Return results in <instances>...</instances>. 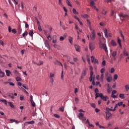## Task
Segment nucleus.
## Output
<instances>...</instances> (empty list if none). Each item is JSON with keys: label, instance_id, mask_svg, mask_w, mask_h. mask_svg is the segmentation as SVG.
<instances>
[{"label": "nucleus", "instance_id": "0e129e2a", "mask_svg": "<svg viewBox=\"0 0 129 129\" xmlns=\"http://www.w3.org/2000/svg\"><path fill=\"white\" fill-rule=\"evenodd\" d=\"M99 92V90H98V89L97 88L95 89V93H98Z\"/></svg>", "mask_w": 129, "mask_h": 129}, {"label": "nucleus", "instance_id": "6e6d98bb", "mask_svg": "<svg viewBox=\"0 0 129 129\" xmlns=\"http://www.w3.org/2000/svg\"><path fill=\"white\" fill-rule=\"evenodd\" d=\"M111 97H112V98H117V95H111Z\"/></svg>", "mask_w": 129, "mask_h": 129}, {"label": "nucleus", "instance_id": "f257e3e1", "mask_svg": "<svg viewBox=\"0 0 129 129\" xmlns=\"http://www.w3.org/2000/svg\"><path fill=\"white\" fill-rule=\"evenodd\" d=\"M100 48L103 49L106 53H107L108 52L107 50V47H106V45L104 43H100Z\"/></svg>", "mask_w": 129, "mask_h": 129}, {"label": "nucleus", "instance_id": "ddd939ff", "mask_svg": "<svg viewBox=\"0 0 129 129\" xmlns=\"http://www.w3.org/2000/svg\"><path fill=\"white\" fill-rule=\"evenodd\" d=\"M44 33L45 35L46 36L47 38L48 39V40H49V41H51V40H52V37H51V36L47 35V32L46 31H44Z\"/></svg>", "mask_w": 129, "mask_h": 129}, {"label": "nucleus", "instance_id": "f03ea898", "mask_svg": "<svg viewBox=\"0 0 129 129\" xmlns=\"http://www.w3.org/2000/svg\"><path fill=\"white\" fill-rule=\"evenodd\" d=\"M90 4V7H91L92 9H94V10H95L96 12H98L99 11V10L96 8V7L94 5V1L91 2Z\"/></svg>", "mask_w": 129, "mask_h": 129}, {"label": "nucleus", "instance_id": "c85d7f7f", "mask_svg": "<svg viewBox=\"0 0 129 129\" xmlns=\"http://www.w3.org/2000/svg\"><path fill=\"white\" fill-rule=\"evenodd\" d=\"M78 116V117H83V116H84V114L80 112L79 113Z\"/></svg>", "mask_w": 129, "mask_h": 129}, {"label": "nucleus", "instance_id": "473e14b6", "mask_svg": "<svg viewBox=\"0 0 129 129\" xmlns=\"http://www.w3.org/2000/svg\"><path fill=\"white\" fill-rule=\"evenodd\" d=\"M125 89L126 91H128L129 90V85H125Z\"/></svg>", "mask_w": 129, "mask_h": 129}, {"label": "nucleus", "instance_id": "c756f323", "mask_svg": "<svg viewBox=\"0 0 129 129\" xmlns=\"http://www.w3.org/2000/svg\"><path fill=\"white\" fill-rule=\"evenodd\" d=\"M69 41L71 44H72L73 41V38H72V37H69Z\"/></svg>", "mask_w": 129, "mask_h": 129}, {"label": "nucleus", "instance_id": "a19ab883", "mask_svg": "<svg viewBox=\"0 0 129 129\" xmlns=\"http://www.w3.org/2000/svg\"><path fill=\"white\" fill-rule=\"evenodd\" d=\"M123 55L124 56H128V53H127V52L125 50L123 51Z\"/></svg>", "mask_w": 129, "mask_h": 129}, {"label": "nucleus", "instance_id": "774afa93", "mask_svg": "<svg viewBox=\"0 0 129 129\" xmlns=\"http://www.w3.org/2000/svg\"><path fill=\"white\" fill-rule=\"evenodd\" d=\"M116 91L115 90H113L112 92V94L111 95H114L115 94V93H116Z\"/></svg>", "mask_w": 129, "mask_h": 129}, {"label": "nucleus", "instance_id": "a878e982", "mask_svg": "<svg viewBox=\"0 0 129 129\" xmlns=\"http://www.w3.org/2000/svg\"><path fill=\"white\" fill-rule=\"evenodd\" d=\"M82 18H84V19H88V15L87 14H85V15H81Z\"/></svg>", "mask_w": 129, "mask_h": 129}, {"label": "nucleus", "instance_id": "ea45409f", "mask_svg": "<svg viewBox=\"0 0 129 129\" xmlns=\"http://www.w3.org/2000/svg\"><path fill=\"white\" fill-rule=\"evenodd\" d=\"M50 79V82H51V83L52 84V85L54 84V79L52 78H49Z\"/></svg>", "mask_w": 129, "mask_h": 129}, {"label": "nucleus", "instance_id": "1a4fd4ad", "mask_svg": "<svg viewBox=\"0 0 129 129\" xmlns=\"http://www.w3.org/2000/svg\"><path fill=\"white\" fill-rule=\"evenodd\" d=\"M27 123L28 124H34V123H35V121L32 120V121H30L25 122L24 123V125H27Z\"/></svg>", "mask_w": 129, "mask_h": 129}, {"label": "nucleus", "instance_id": "9b49d317", "mask_svg": "<svg viewBox=\"0 0 129 129\" xmlns=\"http://www.w3.org/2000/svg\"><path fill=\"white\" fill-rule=\"evenodd\" d=\"M0 77L1 78H3V77H5V73L2 71V69H0Z\"/></svg>", "mask_w": 129, "mask_h": 129}, {"label": "nucleus", "instance_id": "dca6fc26", "mask_svg": "<svg viewBox=\"0 0 129 129\" xmlns=\"http://www.w3.org/2000/svg\"><path fill=\"white\" fill-rule=\"evenodd\" d=\"M104 35H105V38H108V32H107V29H105L104 30Z\"/></svg>", "mask_w": 129, "mask_h": 129}, {"label": "nucleus", "instance_id": "6e6552de", "mask_svg": "<svg viewBox=\"0 0 129 129\" xmlns=\"http://www.w3.org/2000/svg\"><path fill=\"white\" fill-rule=\"evenodd\" d=\"M106 119L108 120L109 119V117L111 116V113H109V112H106Z\"/></svg>", "mask_w": 129, "mask_h": 129}, {"label": "nucleus", "instance_id": "052dcab7", "mask_svg": "<svg viewBox=\"0 0 129 129\" xmlns=\"http://www.w3.org/2000/svg\"><path fill=\"white\" fill-rule=\"evenodd\" d=\"M102 65L103 66H105L106 65V61L105 60H103L102 62Z\"/></svg>", "mask_w": 129, "mask_h": 129}, {"label": "nucleus", "instance_id": "4c0bfd02", "mask_svg": "<svg viewBox=\"0 0 129 129\" xmlns=\"http://www.w3.org/2000/svg\"><path fill=\"white\" fill-rule=\"evenodd\" d=\"M18 33L19 34H21L22 33V28H21V26L18 27Z\"/></svg>", "mask_w": 129, "mask_h": 129}, {"label": "nucleus", "instance_id": "5701e85b", "mask_svg": "<svg viewBox=\"0 0 129 129\" xmlns=\"http://www.w3.org/2000/svg\"><path fill=\"white\" fill-rule=\"evenodd\" d=\"M0 101L1 102H4V103H5V104H6V105H7L8 104V101H7V100L3 99L1 100Z\"/></svg>", "mask_w": 129, "mask_h": 129}, {"label": "nucleus", "instance_id": "4d7b16f0", "mask_svg": "<svg viewBox=\"0 0 129 129\" xmlns=\"http://www.w3.org/2000/svg\"><path fill=\"white\" fill-rule=\"evenodd\" d=\"M12 33H13V34H16V33H17V30H16V29H13L12 30Z\"/></svg>", "mask_w": 129, "mask_h": 129}, {"label": "nucleus", "instance_id": "2eb2a0df", "mask_svg": "<svg viewBox=\"0 0 129 129\" xmlns=\"http://www.w3.org/2000/svg\"><path fill=\"white\" fill-rule=\"evenodd\" d=\"M111 45L114 47L115 46H116L117 44L115 41L112 40H111Z\"/></svg>", "mask_w": 129, "mask_h": 129}, {"label": "nucleus", "instance_id": "6ab92c4d", "mask_svg": "<svg viewBox=\"0 0 129 129\" xmlns=\"http://www.w3.org/2000/svg\"><path fill=\"white\" fill-rule=\"evenodd\" d=\"M8 104H9L10 106L12 107V108H15V105L13 104L12 102H8Z\"/></svg>", "mask_w": 129, "mask_h": 129}, {"label": "nucleus", "instance_id": "f704fd0d", "mask_svg": "<svg viewBox=\"0 0 129 129\" xmlns=\"http://www.w3.org/2000/svg\"><path fill=\"white\" fill-rule=\"evenodd\" d=\"M119 98L123 99L124 98V94H119Z\"/></svg>", "mask_w": 129, "mask_h": 129}, {"label": "nucleus", "instance_id": "f3484780", "mask_svg": "<svg viewBox=\"0 0 129 129\" xmlns=\"http://www.w3.org/2000/svg\"><path fill=\"white\" fill-rule=\"evenodd\" d=\"M116 55H117V51H114L112 52V57H116Z\"/></svg>", "mask_w": 129, "mask_h": 129}, {"label": "nucleus", "instance_id": "58836bf2", "mask_svg": "<svg viewBox=\"0 0 129 129\" xmlns=\"http://www.w3.org/2000/svg\"><path fill=\"white\" fill-rule=\"evenodd\" d=\"M87 24L88 25L89 27L91 26V22H90V21H89V20L87 19Z\"/></svg>", "mask_w": 129, "mask_h": 129}, {"label": "nucleus", "instance_id": "4468645a", "mask_svg": "<svg viewBox=\"0 0 129 129\" xmlns=\"http://www.w3.org/2000/svg\"><path fill=\"white\" fill-rule=\"evenodd\" d=\"M75 47L76 49V50L77 51V52H80V47L78 45H75Z\"/></svg>", "mask_w": 129, "mask_h": 129}, {"label": "nucleus", "instance_id": "412c9836", "mask_svg": "<svg viewBox=\"0 0 129 129\" xmlns=\"http://www.w3.org/2000/svg\"><path fill=\"white\" fill-rule=\"evenodd\" d=\"M86 75V71H84L82 74L81 79H83V77Z\"/></svg>", "mask_w": 129, "mask_h": 129}, {"label": "nucleus", "instance_id": "aec40b11", "mask_svg": "<svg viewBox=\"0 0 129 129\" xmlns=\"http://www.w3.org/2000/svg\"><path fill=\"white\" fill-rule=\"evenodd\" d=\"M66 3L69 7H71V8H72V5H71V3H70V2H69V0H66Z\"/></svg>", "mask_w": 129, "mask_h": 129}, {"label": "nucleus", "instance_id": "37998d69", "mask_svg": "<svg viewBox=\"0 0 129 129\" xmlns=\"http://www.w3.org/2000/svg\"><path fill=\"white\" fill-rule=\"evenodd\" d=\"M91 61L92 63H94V61L95 59L94 58V56H91Z\"/></svg>", "mask_w": 129, "mask_h": 129}, {"label": "nucleus", "instance_id": "7c9ffc66", "mask_svg": "<svg viewBox=\"0 0 129 129\" xmlns=\"http://www.w3.org/2000/svg\"><path fill=\"white\" fill-rule=\"evenodd\" d=\"M35 63L36 64V65H38V66H40V65H42L43 61L40 60L38 63Z\"/></svg>", "mask_w": 129, "mask_h": 129}, {"label": "nucleus", "instance_id": "e2e57ef3", "mask_svg": "<svg viewBox=\"0 0 129 129\" xmlns=\"http://www.w3.org/2000/svg\"><path fill=\"white\" fill-rule=\"evenodd\" d=\"M58 5L59 6L62 5V0H58Z\"/></svg>", "mask_w": 129, "mask_h": 129}, {"label": "nucleus", "instance_id": "8fccbe9b", "mask_svg": "<svg viewBox=\"0 0 129 129\" xmlns=\"http://www.w3.org/2000/svg\"><path fill=\"white\" fill-rule=\"evenodd\" d=\"M54 116H55V117H56V118H60V115L57 114H54Z\"/></svg>", "mask_w": 129, "mask_h": 129}, {"label": "nucleus", "instance_id": "f8f14e48", "mask_svg": "<svg viewBox=\"0 0 129 129\" xmlns=\"http://www.w3.org/2000/svg\"><path fill=\"white\" fill-rule=\"evenodd\" d=\"M119 17H120V19H121V18H127V17H128V16L127 15L120 14H119Z\"/></svg>", "mask_w": 129, "mask_h": 129}, {"label": "nucleus", "instance_id": "e433bc0d", "mask_svg": "<svg viewBox=\"0 0 129 129\" xmlns=\"http://www.w3.org/2000/svg\"><path fill=\"white\" fill-rule=\"evenodd\" d=\"M8 95L12 99H14V98H15V96H14V94H9Z\"/></svg>", "mask_w": 129, "mask_h": 129}, {"label": "nucleus", "instance_id": "c03bdc74", "mask_svg": "<svg viewBox=\"0 0 129 129\" xmlns=\"http://www.w3.org/2000/svg\"><path fill=\"white\" fill-rule=\"evenodd\" d=\"M113 78L115 79V80H116V79L118 78V76L117 74H115L114 75Z\"/></svg>", "mask_w": 129, "mask_h": 129}, {"label": "nucleus", "instance_id": "864d4df0", "mask_svg": "<svg viewBox=\"0 0 129 129\" xmlns=\"http://www.w3.org/2000/svg\"><path fill=\"white\" fill-rule=\"evenodd\" d=\"M8 31L9 32V33H11L12 32V27H11V26H9L8 27Z\"/></svg>", "mask_w": 129, "mask_h": 129}, {"label": "nucleus", "instance_id": "20e7f679", "mask_svg": "<svg viewBox=\"0 0 129 129\" xmlns=\"http://www.w3.org/2000/svg\"><path fill=\"white\" fill-rule=\"evenodd\" d=\"M90 38L92 41H94V40H95V31H92V34L90 35Z\"/></svg>", "mask_w": 129, "mask_h": 129}, {"label": "nucleus", "instance_id": "bb28decb", "mask_svg": "<svg viewBox=\"0 0 129 129\" xmlns=\"http://www.w3.org/2000/svg\"><path fill=\"white\" fill-rule=\"evenodd\" d=\"M30 102L33 107H35V106H36V103H35V102H34V100L30 101Z\"/></svg>", "mask_w": 129, "mask_h": 129}, {"label": "nucleus", "instance_id": "09e8293b", "mask_svg": "<svg viewBox=\"0 0 129 129\" xmlns=\"http://www.w3.org/2000/svg\"><path fill=\"white\" fill-rule=\"evenodd\" d=\"M93 77H94V78H95V77H92V76H90V78H89V81L90 82H92V79L93 80Z\"/></svg>", "mask_w": 129, "mask_h": 129}, {"label": "nucleus", "instance_id": "2f4dec72", "mask_svg": "<svg viewBox=\"0 0 129 129\" xmlns=\"http://www.w3.org/2000/svg\"><path fill=\"white\" fill-rule=\"evenodd\" d=\"M16 80L17 81V82H19V81H22V79L20 77H18L16 78Z\"/></svg>", "mask_w": 129, "mask_h": 129}, {"label": "nucleus", "instance_id": "cd10ccee", "mask_svg": "<svg viewBox=\"0 0 129 129\" xmlns=\"http://www.w3.org/2000/svg\"><path fill=\"white\" fill-rule=\"evenodd\" d=\"M107 13V12L106 11H105V10L103 9V10H102V12H101L102 15H106Z\"/></svg>", "mask_w": 129, "mask_h": 129}, {"label": "nucleus", "instance_id": "72a5a7b5", "mask_svg": "<svg viewBox=\"0 0 129 129\" xmlns=\"http://www.w3.org/2000/svg\"><path fill=\"white\" fill-rule=\"evenodd\" d=\"M59 111H61L62 112H63L64 111V106H61L59 108Z\"/></svg>", "mask_w": 129, "mask_h": 129}, {"label": "nucleus", "instance_id": "a18cd8bd", "mask_svg": "<svg viewBox=\"0 0 129 129\" xmlns=\"http://www.w3.org/2000/svg\"><path fill=\"white\" fill-rule=\"evenodd\" d=\"M28 35V32L27 31H25V33H23L22 36L23 37H25V36Z\"/></svg>", "mask_w": 129, "mask_h": 129}, {"label": "nucleus", "instance_id": "5fc2aeb1", "mask_svg": "<svg viewBox=\"0 0 129 129\" xmlns=\"http://www.w3.org/2000/svg\"><path fill=\"white\" fill-rule=\"evenodd\" d=\"M74 18L76 19V20H77V21H78V22H80V19L78 17H77V16H74Z\"/></svg>", "mask_w": 129, "mask_h": 129}, {"label": "nucleus", "instance_id": "680f3d73", "mask_svg": "<svg viewBox=\"0 0 129 129\" xmlns=\"http://www.w3.org/2000/svg\"><path fill=\"white\" fill-rule=\"evenodd\" d=\"M58 63H59V61H58V60H55V61L54 62V63L55 65H59Z\"/></svg>", "mask_w": 129, "mask_h": 129}, {"label": "nucleus", "instance_id": "bf43d9fd", "mask_svg": "<svg viewBox=\"0 0 129 129\" xmlns=\"http://www.w3.org/2000/svg\"><path fill=\"white\" fill-rule=\"evenodd\" d=\"M114 68H112L111 69V71H110V73H113V72H114Z\"/></svg>", "mask_w": 129, "mask_h": 129}, {"label": "nucleus", "instance_id": "a211bd4d", "mask_svg": "<svg viewBox=\"0 0 129 129\" xmlns=\"http://www.w3.org/2000/svg\"><path fill=\"white\" fill-rule=\"evenodd\" d=\"M101 94H103L102 93H96L95 94V99H97V98H98V97H100V95Z\"/></svg>", "mask_w": 129, "mask_h": 129}, {"label": "nucleus", "instance_id": "423d86ee", "mask_svg": "<svg viewBox=\"0 0 129 129\" xmlns=\"http://www.w3.org/2000/svg\"><path fill=\"white\" fill-rule=\"evenodd\" d=\"M100 96V98L104 101H106L108 99V97L107 96H104L103 94H101Z\"/></svg>", "mask_w": 129, "mask_h": 129}, {"label": "nucleus", "instance_id": "0eeeda50", "mask_svg": "<svg viewBox=\"0 0 129 129\" xmlns=\"http://www.w3.org/2000/svg\"><path fill=\"white\" fill-rule=\"evenodd\" d=\"M89 49H90V50H91V51H93V50H94V49H95V45H94V44H93L92 43H90Z\"/></svg>", "mask_w": 129, "mask_h": 129}, {"label": "nucleus", "instance_id": "de8ad7c7", "mask_svg": "<svg viewBox=\"0 0 129 129\" xmlns=\"http://www.w3.org/2000/svg\"><path fill=\"white\" fill-rule=\"evenodd\" d=\"M20 100H21V101L24 100V95H20Z\"/></svg>", "mask_w": 129, "mask_h": 129}, {"label": "nucleus", "instance_id": "13d9d810", "mask_svg": "<svg viewBox=\"0 0 129 129\" xmlns=\"http://www.w3.org/2000/svg\"><path fill=\"white\" fill-rule=\"evenodd\" d=\"M123 103L122 102H120L117 104L118 106H121V105H122Z\"/></svg>", "mask_w": 129, "mask_h": 129}, {"label": "nucleus", "instance_id": "49530a36", "mask_svg": "<svg viewBox=\"0 0 129 129\" xmlns=\"http://www.w3.org/2000/svg\"><path fill=\"white\" fill-rule=\"evenodd\" d=\"M111 17H113V16H114V11L113 10L111 11Z\"/></svg>", "mask_w": 129, "mask_h": 129}, {"label": "nucleus", "instance_id": "338daca9", "mask_svg": "<svg viewBox=\"0 0 129 129\" xmlns=\"http://www.w3.org/2000/svg\"><path fill=\"white\" fill-rule=\"evenodd\" d=\"M90 76L94 77V76H93V71H90Z\"/></svg>", "mask_w": 129, "mask_h": 129}, {"label": "nucleus", "instance_id": "69168bd1", "mask_svg": "<svg viewBox=\"0 0 129 129\" xmlns=\"http://www.w3.org/2000/svg\"><path fill=\"white\" fill-rule=\"evenodd\" d=\"M60 41H64V37L60 36L59 38Z\"/></svg>", "mask_w": 129, "mask_h": 129}, {"label": "nucleus", "instance_id": "c9c22d12", "mask_svg": "<svg viewBox=\"0 0 129 129\" xmlns=\"http://www.w3.org/2000/svg\"><path fill=\"white\" fill-rule=\"evenodd\" d=\"M55 77V75L53 73H50L49 74V78H53Z\"/></svg>", "mask_w": 129, "mask_h": 129}, {"label": "nucleus", "instance_id": "9d476101", "mask_svg": "<svg viewBox=\"0 0 129 129\" xmlns=\"http://www.w3.org/2000/svg\"><path fill=\"white\" fill-rule=\"evenodd\" d=\"M117 43L119 44L120 48H121V40L119 39V37L117 38Z\"/></svg>", "mask_w": 129, "mask_h": 129}, {"label": "nucleus", "instance_id": "603ef678", "mask_svg": "<svg viewBox=\"0 0 129 129\" xmlns=\"http://www.w3.org/2000/svg\"><path fill=\"white\" fill-rule=\"evenodd\" d=\"M105 71V69H102L100 70V72L102 74L103 73H104V72Z\"/></svg>", "mask_w": 129, "mask_h": 129}, {"label": "nucleus", "instance_id": "3c124183", "mask_svg": "<svg viewBox=\"0 0 129 129\" xmlns=\"http://www.w3.org/2000/svg\"><path fill=\"white\" fill-rule=\"evenodd\" d=\"M107 91L108 93H110V91H111V88H108L107 89Z\"/></svg>", "mask_w": 129, "mask_h": 129}, {"label": "nucleus", "instance_id": "b1692460", "mask_svg": "<svg viewBox=\"0 0 129 129\" xmlns=\"http://www.w3.org/2000/svg\"><path fill=\"white\" fill-rule=\"evenodd\" d=\"M28 34L31 37H33V35H34V31L33 30H30Z\"/></svg>", "mask_w": 129, "mask_h": 129}, {"label": "nucleus", "instance_id": "4be33fe9", "mask_svg": "<svg viewBox=\"0 0 129 129\" xmlns=\"http://www.w3.org/2000/svg\"><path fill=\"white\" fill-rule=\"evenodd\" d=\"M6 73L7 76H10L11 74H12V73H11V71H10L9 70H6Z\"/></svg>", "mask_w": 129, "mask_h": 129}, {"label": "nucleus", "instance_id": "79ce46f5", "mask_svg": "<svg viewBox=\"0 0 129 129\" xmlns=\"http://www.w3.org/2000/svg\"><path fill=\"white\" fill-rule=\"evenodd\" d=\"M87 60L89 64H90V58H89V56L87 55Z\"/></svg>", "mask_w": 129, "mask_h": 129}, {"label": "nucleus", "instance_id": "7ed1b4c3", "mask_svg": "<svg viewBox=\"0 0 129 129\" xmlns=\"http://www.w3.org/2000/svg\"><path fill=\"white\" fill-rule=\"evenodd\" d=\"M108 73H106V75H105L106 79L108 82H110V81L112 80V77H111V76H108ZM106 76H108V77H106Z\"/></svg>", "mask_w": 129, "mask_h": 129}, {"label": "nucleus", "instance_id": "39448f33", "mask_svg": "<svg viewBox=\"0 0 129 129\" xmlns=\"http://www.w3.org/2000/svg\"><path fill=\"white\" fill-rule=\"evenodd\" d=\"M45 45L46 47H47V49L48 50H50L51 49V47H50V42L48 40H45L44 42Z\"/></svg>", "mask_w": 129, "mask_h": 129}, {"label": "nucleus", "instance_id": "393cba45", "mask_svg": "<svg viewBox=\"0 0 129 129\" xmlns=\"http://www.w3.org/2000/svg\"><path fill=\"white\" fill-rule=\"evenodd\" d=\"M73 14H74L75 15H79V13L78 12H77V11H76V9H74V8L73 9Z\"/></svg>", "mask_w": 129, "mask_h": 129}]
</instances>
